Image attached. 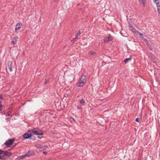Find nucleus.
I'll list each match as a JSON object with an SVG mask.
<instances>
[{"label":"nucleus","instance_id":"obj_15","mask_svg":"<svg viewBox=\"0 0 160 160\" xmlns=\"http://www.w3.org/2000/svg\"><path fill=\"white\" fill-rule=\"evenodd\" d=\"M131 58H127L124 59V62L125 63H126L129 60H131Z\"/></svg>","mask_w":160,"mask_h":160},{"label":"nucleus","instance_id":"obj_11","mask_svg":"<svg viewBox=\"0 0 160 160\" xmlns=\"http://www.w3.org/2000/svg\"><path fill=\"white\" fill-rule=\"evenodd\" d=\"M89 54L90 55L92 56L93 57H94L96 55V53L94 51H90Z\"/></svg>","mask_w":160,"mask_h":160},{"label":"nucleus","instance_id":"obj_13","mask_svg":"<svg viewBox=\"0 0 160 160\" xmlns=\"http://www.w3.org/2000/svg\"><path fill=\"white\" fill-rule=\"evenodd\" d=\"M135 32H136L141 37L143 36V34L142 33H140L139 31L138 30H135Z\"/></svg>","mask_w":160,"mask_h":160},{"label":"nucleus","instance_id":"obj_20","mask_svg":"<svg viewBox=\"0 0 160 160\" xmlns=\"http://www.w3.org/2000/svg\"><path fill=\"white\" fill-rule=\"evenodd\" d=\"M11 120V118L10 117H7L6 119V121L7 122H8L10 121Z\"/></svg>","mask_w":160,"mask_h":160},{"label":"nucleus","instance_id":"obj_7","mask_svg":"<svg viewBox=\"0 0 160 160\" xmlns=\"http://www.w3.org/2000/svg\"><path fill=\"white\" fill-rule=\"evenodd\" d=\"M12 62L11 61H9L8 62V65L6 67V68H8L10 72H12Z\"/></svg>","mask_w":160,"mask_h":160},{"label":"nucleus","instance_id":"obj_3","mask_svg":"<svg viewBox=\"0 0 160 160\" xmlns=\"http://www.w3.org/2000/svg\"><path fill=\"white\" fill-rule=\"evenodd\" d=\"M31 131V132L34 135H42L43 134V132L39 129H34Z\"/></svg>","mask_w":160,"mask_h":160},{"label":"nucleus","instance_id":"obj_12","mask_svg":"<svg viewBox=\"0 0 160 160\" xmlns=\"http://www.w3.org/2000/svg\"><path fill=\"white\" fill-rule=\"evenodd\" d=\"M156 5L158 8V12L160 14V2L158 3Z\"/></svg>","mask_w":160,"mask_h":160},{"label":"nucleus","instance_id":"obj_31","mask_svg":"<svg viewBox=\"0 0 160 160\" xmlns=\"http://www.w3.org/2000/svg\"><path fill=\"white\" fill-rule=\"evenodd\" d=\"M59 0H54V1L55 2H58Z\"/></svg>","mask_w":160,"mask_h":160},{"label":"nucleus","instance_id":"obj_22","mask_svg":"<svg viewBox=\"0 0 160 160\" xmlns=\"http://www.w3.org/2000/svg\"><path fill=\"white\" fill-rule=\"evenodd\" d=\"M145 41L147 43V45H148V47H149V46H150V44L148 43H149V42H148V40L147 39H146L145 40Z\"/></svg>","mask_w":160,"mask_h":160},{"label":"nucleus","instance_id":"obj_19","mask_svg":"<svg viewBox=\"0 0 160 160\" xmlns=\"http://www.w3.org/2000/svg\"><path fill=\"white\" fill-rule=\"evenodd\" d=\"M49 80L48 79H46L45 80V81L44 83V85H47L48 82H49Z\"/></svg>","mask_w":160,"mask_h":160},{"label":"nucleus","instance_id":"obj_17","mask_svg":"<svg viewBox=\"0 0 160 160\" xmlns=\"http://www.w3.org/2000/svg\"><path fill=\"white\" fill-rule=\"evenodd\" d=\"M16 42H16L13 40H12L11 41V44L12 45H14L16 43Z\"/></svg>","mask_w":160,"mask_h":160},{"label":"nucleus","instance_id":"obj_30","mask_svg":"<svg viewBox=\"0 0 160 160\" xmlns=\"http://www.w3.org/2000/svg\"><path fill=\"white\" fill-rule=\"evenodd\" d=\"M38 138L39 139H41L42 138V137L38 136Z\"/></svg>","mask_w":160,"mask_h":160},{"label":"nucleus","instance_id":"obj_27","mask_svg":"<svg viewBox=\"0 0 160 160\" xmlns=\"http://www.w3.org/2000/svg\"><path fill=\"white\" fill-rule=\"evenodd\" d=\"M10 113H11V112H8V116H10L11 117H12V116H11V115H10Z\"/></svg>","mask_w":160,"mask_h":160},{"label":"nucleus","instance_id":"obj_2","mask_svg":"<svg viewBox=\"0 0 160 160\" xmlns=\"http://www.w3.org/2000/svg\"><path fill=\"white\" fill-rule=\"evenodd\" d=\"M12 155L11 152L6 151H3L2 155H0V159L5 160L7 157L12 156Z\"/></svg>","mask_w":160,"mask_h":160},{"label":"nucleus","instance_id":"obj_21","mask_svg":"<svg viewBox=\"0 0 160 160\" xmlns=\"http://www.w3.org/2000/svg\"><path fill=\"white\" fill-rule=\"evenodd\" d=\"M2 106L1 104V102L0 101V111H2Z\"/></svg>","mask_w":160,"mask_h":160},{"label":"nucleus","instance_id":"obj_29","mask_svg":"<svg viewBox=\"0 0 160 160\" xmlns=\"http://www.w3.org/2000/svg\"><path fill=\"white\" fill-rule=\"evenodd\" d=\"M38 148H41V146H40V145H38Z\"/></svg>","mask_w":160,"mask_h":160},{"label":"nucleus","instance_id":"obj_14","mask_svg":"<svg viewBox=\"0 0 160 160\" xmlns=\"http://www.w3.org/2000/svg\"><path fill=\"white\" fill-rule=\"evenodd\" d=\"M80 103L82 105H84L85 104V102L83 99L82 98L81 100L80 101Z\"/></svg>","mask_w":160,"mask_h":160},{"label":"nucleus","instance_id":"obj_5","mask_svg":"<svg viewBox=\"0 0 160 160\" xmlns=\"http://www.w3.org/2000/svg\"><path fill=\"white\" fill-rule=\"evenodd\" d=\"M14 138H12L11 139H8L4 143L5 145L8 147H10L12 145L13 142L15 141Z\"/></svg>","mask_w":160,"mask_h":160},{"label":"nucleus","instance_id":"obj_32","mask_svg":"<svg viewBox=\"0 0 160 160\" xmlns=\"http://www.w3.org/2000/svg\"><path fill=\"white\" fill-rule=\"evenodd\" d=\"M149 49L150 50H152V48L151 47H149Z\"/></svg>","mask_w":160,"mask_h":160},{"label":"nucleus","instance_id":"obj_28","mask_svg":"<svg viewBox=\"0 0 160 160\" xmlns=\"http://www.w3.org/2000/svg\"><path fill=\"white\" fill-rule=\"evenodd\" d=\"M43 153L45 154H47V152L46 151H45L43 152Z\"/></svg>","mask_w":160,"mask_h":160},{"label":"nucleus","instance_id":"obj_6","mask_svg":"<svg viewBox=\"0 0 160 160\" xmlns=\"http://www.w3.org/2000/svg\"><path fill=\"white\" fill-rule=\"evenodd\" d=\"M103 42L106 43L109 41H112L113 40V38L111 37L110 35H109L103 38Z\"/></svg>","mask_w":160,"mask_h":160},{"label":"nucleus","instance_id":"obj_26","mask_svg":"<svg viewBox=\"0 0 160 160\" xmlns=\"http://www.w3.org/2000/svg\"><path fill=\"white\" fill-rule=\"evenodd\" d=\"M3 99V97L2 95H0V100Z\"/></svg>","mask_w":160,"mask_h":160},{"label":"nucleus","instance_id":"obj_9","mask_svg":"<svg viewBox=\"0 0 160 160\" xmlns=\"http://www.w3.org/2000/svg\"><path fill=\"white\" fill-rule=\"evenodd\" d=\"M32 134L31 133H25L23 135V137L25 139H27L31 137Z\"/></svg>","mask_w":160,"mask_h":160},{"label":"nucleus","instance_id":"obj_24","mask_svg":"<svg viewBox=\"0 0 160 160\" xmlns=\"http://www.w3.org/2000/svg\"><path fill=\"white\" fill-rule=\"evenodd\" d=\"M136 121L137 122H139L140 120L139 118H136Z\"/></svg>","mask_w":160,"mask_h":160},{"label":"nucleus","instance_id":"obj_23","mask_svg":"<svg viewBox=\"0 0 160 160\" xmlns=\"http://www.w3.org/2000/svg\"><path fill=\"white\" fill-rule=\"evenodd\" d=\"M160 2V1L159 0H157L156 2H154L157 5L158 3Z\"/></svg>","mask_w":160,"mask_h":160},{"label":"nucleus","instance_id":"obj_8","mask_svg":"<svg viewBox=\"0 0 160 160\" xmlns=\"http://www.w3.org/2000/svg\"><path fill=\"white\" fill-rule=\"evenodd\" d=\"M22 24L21 22H18L17 23L16 25L15 28V30L16 31H17V30H18L22 26Z\"/></svg>","mask_w":160,"mask_h":160},{"label":"nucleus","instance_id":"obj_34","mask_svg":"<svg viewBox=\"0 0 160 160\" xmlns=\"http://www.w3.org/2000/svg\"><path fill=\"white\" fill-rule=\"evenodd\" d=\"M1 113H2V112H1Z\"/></svg>","mask_w":160,"mask_h":160},{"label":"nucleus","instance_id":"obj_33","mask_svg":"<svg viewBox=\"0 0 160 160\" xmlns=\"http://www.w3.org/2000/svg\"><path fill=\"white\" fill-rule=\"evenodd\" d=\"M157 0H153V1L154 2H156V1Z\"/></svg>","mask_w":160,"mask_h":160},{"label":"nucleus","instance_id":"obj_1","mask_svg":"<svg viewBox=\"0 0 160 160\" xmlns=\"http://www.w3.org/2000/svg\"><path fill=\"white\" fill-rule=\"evenodd\" d=\"M86 77L85 75H82L78 80V82L77 83L76 86L78 87H82L86 82Z\"/></svg>","mask_w":160,"mask_h":160},{"label":"nucleus","instance_id":"obj_4","mask_svg":"<svg viewBox=\"0 0 160 160\" xmlns=\"http://www.w3.org/2000/svg\"><path fill=\"white\" fill-rule=\"evenodd\" d=\"M33 152L31 151H29L26 152L24 154H23L20 156V158L21 159H23L25 158L26 157H29L32 155Z\"/></svg>","mask_w":160,"mask_h":160},{"label":"nucleus","instance_id":"obj_18","mask_svg":"<svg viewBox=\"0 0 160 160\" xmlns=\"http://www.w3.org/2000/svg\"><path fill=\"white\" fill-rule=\"evenodd\" d=\"M18 36H15L13 38V40L17 42V40L18 39Z\"/></svg>","mask_w":160,"mask_h":160},{"label":"nucleus","instance_id":"obj_10","mask_svg":"<svg viewBox=\"0 0 160 160\" xmlns=\"http://www.w3.org/2000/svg\"><path fill=\"white\" fill-rule=\"evenodd\" d=\"M140 3L142 4L143 5L144 7L146 4V0H138Z\"/></svg>","mask_w":160,"mask_h":160},{"label":"nucleus","instance_id":"obj_16","mask_svg":"<svg viewBox=\"0 0 160 160\" xmlns=\"http://www.w3.org/2000/svg\"><path fill=\"white\" fill-rule=\"evenodd\" d=\"M80 34V32H78L76 33L75 35V39H77L78 38V37L79 36Z\"/></svg>","mask_w":160,"mask_h":160},{"label":"nucleus","instance_id":"obj_25","mask_svg":"<svg viewBox=\"0 0 160 160\" xmlns=\"http://www.w3.org/2000/svg\"><path fill=\"white\" fill-rule=\"evenodd\" d=\"M3 151L0 149V155H2Z\"/></svg>","mask_w":160,"mask_h":160},{"label":"nucleus","instance_id":"obj_35","mask_svg":"<svg viewBox=\"0 0 160 160\" xmlns=\"http://www.w3.org/2000/svg\"><path fill=\"white\" fill-rule=\"evenodd\" d=\"M159 74V75H160V74Z\"/></svg>","mask_w":160,"mask_h":160}]
</instances>
